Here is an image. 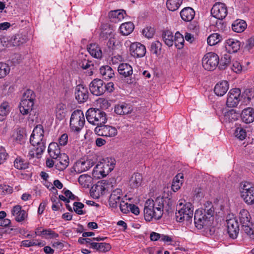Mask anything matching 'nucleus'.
I'll return each instance as SVG.
<instances>
[{
    "label": "nucleus",
    "mask_w": 254,
    "mask_h": 254,
    "mask_svg": "<svg viewBox=\"0 0 254 254\" xmlns=\"http://www.w3.org/2000/svg\"><path fill=\"white\" fill-rule=\"evenodd\" d=\"M74 94L75 99L79 103H84L88 99V89L87 87L82 84L76 86Z\"/></svg>",
    "instance_id": "nucleus-17"
},
{
    "label": "nucleus",
    "mask_w": 254,
    "mask_h": 254,
    "mask_svg": "<svg viewBox=\"0 0 254 254\" xmlns=\"http://www.w3.org/2000/svg\"><path fill=\"white\" fill-rule=\"evenodd\" d=\"M231 68L235 72L239 73L242 70V66L239 62L235 61L233 63Z\"/></svg>",
    "instance_id": "nucleus-63"
},
{
    "label": "nucleus",
    "mask_w": 254,
    "mask_h": 254,
    "mask_svg": "<svg viewBox=\"0 0 254 254\" xmlns=\"http://www.w3.org/2000/svg\"><path fill=\"white\" fill-rule=\"evenodd\" d=\"M185 40L183 35L179 32H177L174 36V43L176 47L180 50L182 49L184 46Z\"/></svg>",
    "instance_id": "nucleus-43"
},
{
    "label": "nucleus",
    "mask_w": 254,
    "mask_h": 254,
    "mask_svg": "<svg viewBox=\"0 0 254 254\" xmlns=\"http://www.w3.org/2000/svg\"><path fill=\"white\" fill-rule=\"evenodd\" d=\"M80 66L84 69L89 68L90 71V75L93 74L92 70L94 68V64L92 61L84 60L82 61Z\"/></svg>",
    "instance_id": "nucleus-56"
},
{
    "label": "nucleus",
    "mask_w": 254,
    "mask_h": 254,
    "mask_svg": "<svg viewBox=\"0 0 254 254\" xmlns=\"http://www.w3.org/2000/svg\"><path fill=\"white\" fill-rule=\"evenodd\" d=\"M242 121L246 124H250L254 121V109L252 108H247L244 109L241 114Z\"/></svg>",
    "instance_id": "nucleus-22"
},
{
    "label": "nucleus",
    "mask_w": 254,
    "mask_h": 254,
    "mask_svg": "<svg viewBox=\"0 0 254 254\" xmlns=\"http://www.w3.org/2000/svg\"><path fill=\"white\" fill-rule=\"evenodd\" d=\"M9 71V66L5 63L0 62V78L4 77Z\"/></svg>",
    "instance_id": "nucleus-53"
},
{
    "label": "nucleus",
    "mask_w": 254,
    "mask_h": 254,
    "mask_svg": "<svg viewBox=\"0 0 254 254\" xmlns=\"http://www.w3.org/2000/svg\"><path fill=\"white\" fill-rule=\"evenodd\" d=\"M239 114L234 109H231L224 114V120L229 122H232L238 119Z\"/></svg>",
    "instance_id": "nucleus-42"
},
{
    "label": "nucleus",
    "mask_w": 254,
    "mask_h": 254,
    "mask_svg": "<svg viewBox=\"0 0 254 254\" xmlns=\"http://www.w3.org/2000/svg\"><path fill=\"white\" fill-rule=\"evenodd\" d=\"M227 231L230 237L236 239L239 232V225L238 219L232 218L227 220Z\"/></svg>",
    "instance_id": "nucleus-16"
},
{
    "label": "nucleus",
    "mask_w": 254,
    "mask_h": 254,
    "mask_svg": "<svg viewBox=\"0 0 254 254\" xmlns=\"http://www.w3.org/2000/svg\"><path fill=\"white\" fill-rule=\"evenodd\" d=\"M161 43L158 41H155L151 43L149 50L152 54L158 57L161 54Z\"/></svg>",
    "instance_id": "nucleus-44"
},
{
    "label": "nucleus",
    "mask_w": 254,
    "mask_h": 254,
    "mask_svg": "<svg viewBox=\"0 0 254 254\" xmlns=\"http://www.w3.org/2000/svg\"><path fill=\"white\" fill-rule=\"evenodd\" d=\"M134 28L133 23L131 22H127L121 24L120 30L122 35H128L133 31Z\"/></svg>",
    "instance_id": "nucleus-36"
},
{
    "label": "nucleus",
    "mask_w": 254,
    "mask_h": 254,
    "mask_svg": "<svg viewBox=\"0 0 254 254\" xmlns=\"http://www.w3.org/2000/svg\"><path fill=\"white\" fill-rule=\"evenodd\" d=\"M98 161L96 154L89 156L86 160H78L74 165L75 171L79 174L85 172L90 169Z\"/></svg>",
    "instance_id": "nucleus-7"
},
{
    "label": "nucleus",
    "mask_w": 254,
    "mask_h": 254,
    "mask_svg": "<svg viewBox=\"0 0 254 254\" xmlns=\"http://www.w3.org/2000/svg\"><path fill=\"white\" fill-rule=\"evenodd\" d=\"M103 168L101 160L98 163L92 171V175L94 177L98 178L105 177V174L102 173Z\"/></svg>",
    "instance_id": "nucleus-46"
},
{
    "label": "nucleus",
    "mask_w": 254,
    "mask_h": 254,
    "mask_svg": "<svg viewBox=\"0 0 254 254\" xmlns=\"http://www.w3.org/2000/svg\"><path fill=\"white\" fill-rule=\"evenodd\" d=\"M254 97V91L252 89H246L244 93L241 95V98H244L247 101H250Z\"/></svg>",
    "instance_id": "nucleus-57"
},
{
    "label": "nucleus",
    "mask_w": 254,
    "mask_h": 254,
    "mask_svg": "<svg viewBox=\"0 0 254 254\" xmlns=\"http://www.w3.org/2000/svg\"><path fill=\"white\" fill-rule=\"evenodd\" d=\"M225 47L229 53H236L240 50L241 43L237 40L229 39L226 41Z\"/></svg>",
    "instance_id": "nucleus-27"
},
{
    "label": "nucleus",
    "mask_w": 254,
    "mask_h": 254,
    "mask_svg": "<svg viewBox=\"0 0 254 254\" xmlns=\"http://www.w3.org/2000/svg\"><path fill=\"white\" fill-rule=\"evenodd\" d=\"M57 192L58 191H56L55 193H54L51 197V200L53 202L52 208L54 211L58 210L60 209V206L62 205L60 200L57 197V195L58 194Z\"/></svg>",
    "instance_id": "nucleus-52"
},
{
    "label": "nucleus",
    "mask_w": 254,
    "mask_h": 254,
    "mask_svg": "<svg viewBox=\"0 0 254 254\" xmlns=\"http://www.w3.org/2000/svg\"><path fill=\"white\" fill-rule=\"evenodd\" d=\"M105 83L99 78L94 79L89 85L91 93L96 96L102 95L105 93Z\"/></svg>",
    "instance_id": "nucleus-14"
},
{
    "label": "nucleus",
    "mask_w": 254,
    "mask_h": 254,
    "mask_svg": "<svg viewBox=\"0 0 254 254\" xmlns=\"http://www.w3.org/2000/svg\"><path fill=\"white\" fill-rule=\"evenodd\" d=\"M33 146V148L29 151L28 154V157L30 159L35 157L37 158H39L46 148V145H44L43 142Z\"/></svg>",
    "instance_id": "nucleus-23"
},
{
    "label": "nucleus",
    "mask_w": 254,
    "mask_h": 254,
    "mask_svg": "<svg viewBox=\"0 0 254 254\" xmlns=\"http://www.w3.org/2000/svg\"><path fill=\"white\" fill-rule=\"evenodd\" d=\"M184 174L182 173H178L174 178L171 188L172 190H178L181 188L184 182Z\"/></svg>",
    "instance_id": "nucleus-35"
},
{
    "label": "nucleus",
    "mask_w": 254,
    "mask_h": 254,
    "mask_svg": "<svg viewBox=\"0 0 254 254\" xmlns=\"http://www.w3.org/2000/svg\"><path fill=\"white\" fill-rule=\"evenodd\" d=\"M43 236H46L47 238H56L59 235L50 229H43L42 230Z\"/></svg>",
    "instance_id": "nucleus-59"
},
{
    "label": "nucleus",
    "mask_w": 254,
    "mask_h": 254,
    "mask_svg": "<svg viewBox=\"0 0 254 254\" xmlns=\"http://www.w3.org/2000/svg\"><path fill=\"white\" fill-rule=\"evenodd\" d=\"M241 196L247 204L254 203V191H241Z\"/></svg>",
    "instance_id": "nucleus-47"
},
{
    "label": "nucleus",
    "mask_w": 254,
    "mask_h": 254,
    "mask_svg": "<svg viewBox=\"0 0 254 254\" xmlns=\"http://www.w3.org/2000/svg\"><path fill=\"white\" fill-rule=\"evenodd\" d=\"M125 15L126 13L124 10L118 9L111 11L109 13V17L111 21L116 23L123 20Z\"/></svg>",
    "instance_id": "nucleus-28"
},
{
    "label": "nucleus",
    "mask_w": 254,
    "mask_h": 254,
    "mask_svg": "<svg viewBox=\"0 0 254 254\" xmlns=\"http://www.w3.org/2000/svg\"><path fill=\"white\" fill-rule=\"evenodd\" d=\"M241 90L239 88H233L229 91L226 101V104L229 107H236L241 101Z\"/></svg>",
    "instance_id": "nucleus-13"
},
{
    "label": "nucleus",
    "mask_w": 254,
    "mask_h": 254,
    "mask_svg": "<svg viewBox=\"0 0 254 254\" xmlns=\"http://www.w3.org/2000/svg\"><path fill=\"white\" fill-rule=\"evenodd\" d=\"M222 40V36L218 33H213L207 38V41L210 46H214Z\"/></svg>",
    "instance_id": "nucleus-48"
},
{
    "label": "nucleus",
    "mask_w": 254,
    "mask_h": 254,
    "mask_svg": "<svg viewBox=\"0 0 254 254\" xmlns=\"http://www.w3.org/2000/svg\"><path fill=\"white\" fill-rule=\"evenodd\" d=\"M183 0H167L166 7L169 11H175L179 9Z\"/></svg>",
    "instance_id": "nucleus-39"
},
{
    "label": "nucleus",
    "mask_w": 254,
    "mask_h": 254,
    "mask_svg": "<svg viewBox=\"0 0 254 254\" xmlns=\"http://www.w3.org/2000/svg\"><path fill=\"white\" fill-rule=\"evenodd\" d=\"M206 211L197 210L194 215V221L195 227L198 229H201L204 226L209 224L211 219L215 214L214 208L206 209Z\"/></svg>",
    "instance_id": "nucleus-4"
},
{
    "label": "nucleus",
    "mask_w": 254,
    "mask_h": 254,
    "mask_svg": "<svg viewBox=\"0 0 254 254\" xmlns=\"http://www.w3.org/2000/svg\"><path fill=\"white\" fill-rule=\"evenodd\" d=\"M29 163L28 161L20 156H17L14 161L15 168L19 170H25L27 169L29 167Z\"/></svg>",
    "instance_id": "nucleus-37"
},
{
    "label": "nucleus",
    "mask_w": 254,
    "mask_h": 254,
    "mask_svg": "<svg viewBox=\"0 0 254 254\" xmlns=\"http://www.w3.org/2000/svg\"><path fill=\"white\" fill-rule=\"evenodd\" d=\"M94 131L100 136L110 137H114L118 133V130L115 127L104 125L96 127L94 129Z\"/></svg>",
    "instance_id": "nucleus-11"
},
{
    "label": "nucleus",
    "mask_w": 254,
    "mask_h": 254,
    "mask_svg": "<svg viewBox=\"0 0 254 254\" xmlns=\"http://www.w3.org/2000/svg\"><path fill=\"white\" fill-rule=\"evenodd\" d=\"M44 130L41 125H37L34 128L30 138V142L33 146L43 143L46 144V140L44 138Z\"/></svg>",
    "instance_id": "nucleus-10"
},
{
    "label": "nucleus",
    "mask_w": 254,
    "mask_h": 254,
    "mask_svg": "<svg viewBox=\"0 0 254 254\" xmlns=\"http://www.w3.org/2000/svg\"><path fill=\"white\" fill-rule=\"evenodd\" d=\"M219 61L217 54L210 52L204 55L202 60V64L205 70L211 71L219 66Z\"/></svg>",
    "instance_id": "nucleus-9"
},
{
    "label": "nucleus",
    "mask_w": 254,
    "mask_h": 254,
    "mask_svg": "<svg viewBox=\"0 0 254 254\" xmlns=\"http://www.w3.org/2000/svg\"><path fill=\"white\" fill-rule=\"evenodd\" d=\"M57 160V162H56L55 168L60 171H64L69 165V158L65 153L62 154Z\"/></svg>",
    "instance_id": "nucleus-18"
},
{
    "label": "nucleus",
    "mask_w": 254,
    "mask_h": 254,
    "mask_svg": "<svg viewBox=\"0 0 254 254\" xmlns=\"http://www.w3.org/2000/svg\"><path fill=\"white\" fill-rule=\"evenodd\" d=\"M211 13L213 17L218 19H223L228 13L227 7L223 3L216 2L211 10Z\"/></svg>",
    "instance_id": "nucleus-12"
},
{
    "label": "nucleus",
    "mask_w": 254,
    "mask_h": 254,
    "mask_svg": "<svg viewBox=\"0 0 254 254\" xmlns=\"http://www.w3.org/2000/svg\"><path fill=\"white\" fill-rule=\"evenodd\" d=\"M103 171L102 173L105 174L106 177L115 168V160L112 158H106L101 160Z\"/></svg>",
    "instance_id": "nucleus-20"
},
{
    "label": "nucleus",
    "mask_w": 254,
    "mask_h": 254,
    "mask_svg": "<svg viewBox=\"0 0 254 254\" xmlns=\"http://www.w3.org/2000/svg\"><path fill=\"white\" fill-rule=\"evenodd\" d=\"M86 117L90 124L97 127L104 125L107 121L105 112L99 109L90 108L86 113Z\"/></svg>",
    "instance_id": "nucleus-3"
},
{
    "label": "nucleus",
    "mask_w": 254,
    "mask_h": 254,
    "mask_svg": "<svg viewBox=\"0 0 254 254\" xmlns=\"http://www.w3.org/2000/svg\"><path fill=\"white\" fill-rule=\"evenodd\" d=\"M91 180L90 176L85 174L80 175L78 179L79 183L84 188L89 187Z\"/></svg>",
    "instance_id": "nucleus-50"
},
{
    "label": "nucleus",
    "mask_w": 254,
    "mask_h": 254,
    "mask_svg": "<svg viewBox=\"0 0 254 254\" xmlns=\"http://www.w3.org/2000/svg\"><path fill=\"white\" fill-rule=\"evenodd\" d=\"M68 141V135L66 133L63 134L59 138V144L61 146H65Z\"/></svg>",
    "instance_id": "nucleus-64"
},
{
    "label": "nucleus",
    "mask_w": 254,
    "mask_h": 254,
    "mask_svg": "<svg viewBox=\"0 0 254 254\" xmlns=\"http://www.w3.org/2000/svg\"><path fill=\"white\" fill-rule=\"evenodd\" d=\"M154 29L151 27H147L142 30V33L148 38H152L154 35Z\"/></svg>",
    "instance_id": "nucleus-62"
},
{
    "label": "nucleus",
    "mask_w": 254,
    "mask_h": 254,
    "mask_svg": "<svg viewBox=\"0 0 254 254\" xmlns=\"http://www.w3.org/2000/svg\"><path fill=\"white\" fill-rule=\"evenodd\" d=\"M114 180H103L98 181L95 185L94 190H109L114 189Z\"/></svg>",
    "instance_id": "nucleus-21"
},
{
    "label": "nucleus",
    "mask_w": 254,
    "mask_h": 254,
    "mask_svg": "<svg viewBox=\"0 0 254 254\" xmlns=\"http://www.w3.org/2000/svg\"><path fill=\"white\" fill-rule=\"evenodd\" d=\"M246 26V23L244 21L236 20L232 24V29L235 32L241 33L245 30Z\"/></svg>",
    "instance_id": "nucleus-41"
},
{
    "label": "nucleus",
    "mask_w": 254,
    "mask_h": 254,
    "mask_svg": "<svg viewBox=\"0 0 254 254\" xmlns=\"http://www.w3.org/2000/svg\"><path fill=\"white\" fill-rule=\"evenodd\" d=\"M27 40L28 38L26 35L22 34H17L11 37L9 40V43L12 46L15 47L19 46L26 43Z\"/></svg>",
    "instance_id": "nucleus-31"
},
{
    "label": "nucleus",
    "mask_w": 254,
    "mask_h": 254,
    "mask_svg": "<svg viewBox=\"0 0 254 254\" xmlns=\"http://www.w3.org/2000/svg\"><path fill=\"white\" fill-rule=\"evenodd\" d=\"M132 108L131 106L126 103H122L115 107V112L120 115H127L131 113Z\"/></svg>",
    "instance_id": "nucleus-24"
},
{
    "label": "nucleus",
    "mask_w": 254,
    "mask_h": 254,
    "mask_svg": "<svg viewBox=\"0 0 254 254\" xmlns=\"http://www.w3.org/2000/svg\"><path fill=\"white\" fill-rule=\"evenodd\" d=\"M240 188L243 190H254V185L250 182H242L240 185Z\"/></svg>",
    "instance_id": "nucleus-58"
},
{
    "label": "nucleus",
    "mask_w": 254,
    "mask_h": 254,
    "mask_svg": "<svg viewBox=\"0 0 254 254\" xmlns=\"http://www.w3.org/2000/svg\"><path fill=\"white\" fill-rule=\"evenodd\" d=\"M142 181V177L141 174L134 173L131 177L129 181V185L131 189H137L141 185Z\"/></svg>",
    "instance_id": "nucleus-32"
},
{
    "label": "nucleus",
    "mask_w": 254,
    "mask_h": 254,
    "mask_svg": "<svg viewBox=\"0 0 254 254\" xmlns=\"http://www.w3.org/2000/svg\"><path fill=\"white\" fill-rule=\"evenodd\" d=\"M90 54L94 58L100 59L102 57V52L98 44H91L87 48Z\"/></svg>",
    "instance_id": "nucleus-34"
},
{
    "label": "nucleus",
    "mask_w": 254,
    "mask_h": 254,
    "mask_svg": "<svg viewBox=\"0 0 254 254\" xmlns=\"http://www.w3.org/2000/svg\"><path fill=\"white\" fill-rule=\"evenodd\" d=\"M11 214L15 216V220L18 222L24 221L27 217L26 212L22 210L20 205H17L14 206L11 210Z\"/></svg>",
    "instance_id": "nucleus-19"
},
{
    "label": "nucleus",
    "mask_w": 254,
    "mask_h": 254,
    "mask_svg": "<svg viewBox=\"0 0 254 254\" xmlns=\"http://www.w3.org/2000/svg\"><path fill=\"white\" fill-rule=\"evenodd\" d=\"M85 118L83 112L80 110H75L70 119L69 127L72 131L78 133L83 127Z\"/></svg>",
    "instance_id": "nucleus-5"
},
{
    "label": "nucleus",
    "mask_w": 254,
    "mask_h": 254,
    "mask_svg": "<svg viewBox=\"0 0 254 254\" xmlns=\"http://www.w3.org/2000/svg\"><path fill=\"white\" fill-rule=\"evenodd\" d=\"M35 100V95L32 90L27 89L23 93L19 105L20 112L23 115H28L32 110Z\"/></svg>",
    "instance_id": "nucleus-2"
},
{
    "label": "nucleus",
    "mask_w": 254,
    "mask_h": 254,
    "mask_svg": "<svg viewBox=\"0 0 254 254\" xmlns=\"http://www.w3.org/2000/svg\"><path fill=\"white\" fill-rule=\"evenodd\" d=\"M180 16L184 21L190 22L194 18L195 11L191 7H186L181 11Z\"/></svg>",
    "instance_id": "nucleus-26"
},
{
    "label": "nucleus",
    "mask_w": 254,
    "mask_h": 254,
    "mask_svg": "<svg viewBox=\"0 0 254 254\" xmlns=\"http://www.w3.org/2000/svg\"><path fill=\"white\" fill-rule=\"evenodd\" d=\"M111 249V246L109 243H100L98 245V251L101 252H108Z\"/></svg>",
    "instance_id": "nucleus-60"
},
{
    "label": "nucleus",
    "mask_w": 254,
    "mask_h": 254,
    "mask_svg": "<svg viewBox=\"0 0 254 254\" xmlns=\"http://www.w3.org/2000/svg\"><path fill=\"white\" fill-rule=\"evenodd\" d=\"M162 38L165 44L169 47L172 46L174 44V36L171 31L165 30L162 33Z\"/></svg>",
    "instance_id": "nucleus-40"
},
{
    "label": "nucleus",
    "mask_w": 254,
    "mask_h": 254,
    "mask_svg": "<svg viewBox=\"0 0 254 254\" xmlns=\"http://www.w3.org/2000/svg\"><path fill=\"white\" fill-rule=\"evenodd\" d=\"M242 229L250 237L254 224L251 222V216L249 212L246 209L241 210L238 215V219Z\"/></svg>",
    "instance_id": "nucleus-6"
},
{
    "label": "nucleus",
    "mask_w": 254,
    "mask_h": 254,
    "mask_svg": "<svg viewBox=\"0 0 254 254\" xmlns=\"http://www.w3.org/2000/svg\"><path fill=\"white\" fill-rule=\"evenodd\" d=\"M56 116L57 119L62 120L65 116V105L63 103L57 105L56 109Z\"/></svg>",
    "instance_id": "nucleus-45"
},
{
    "label": "nucleus",
    "mask_w": 254,
    "mask_h": 254,
    "mask_svg": "<svg viewBox=\"0 0 254 254\" xmlns=\"http://www.w3.org/2000/svg\"><path fill=\"white\" fill-rule=\"evenodd\" d=\"M48 152L53 159H57L62 153L59 144L56 142H51L48 147Z\"/></svg>",
    "instance_id": "nucleus-30"
},
{
    "label": "nucleus",
    "mask_w": 254,
    "mask_h": 254,
    "mask_svg": "<svg viewBox=\"0 0 254 254\" xmlns=\"http://www.w3.org/2000/svg\"><path fill=\"white\" fill-rule=\"evenodd\" d=\"M129 51L132 57L135 58L143 57L146 54L145 46L139 42L131 43L129 46Z\"/></svg>",
    "instance_id": "nucleus-15"
},
{
    "label": "nucleus",
    "mask_w": 254,
    "mask_h": 254,
    "mask_svg": "<svg viewBox=\"0 0 254 254\" xmlns=\"http://www.w3.org/2000/svg\"><path fill=\"white\" fill-rule=\"evenodd\" d=\"M73 209L74 211L79 215H83L86 213V211L82 210V209L84 207V205L79 202H74L73 203Z\"/></svg>",
    "instance_id": "nucleus-55"
},
{
    "label": "nucleus",
    "mask_w": 254,
    "mask_h": 254,
    "mask_svg": "<svg viewBox=\"0 0 254 254\" xmlns=\"http://www.w3.org/2000/svg\"><path fill=\"white\" fill-rule=\"evenodd\" d=\"M173 202L169 191H163L162 195L158 196L155 201L148 199L144 208L145 219L147 221H150L153 218L160 219L164 213V209L169 214L172 212Z\"/></svg>",
    "instance_id": "nucleus-1"
},
{
    "label": "nucleus",
    "mask_w": 254,
    "mask_h": 254,
    "mask_svg": "<svg viewBox=\"0 0 254 254\" xmlns=\"http://www.w3.org/2000/svg\"><path fill=\"white\" fill-rule=\"evenodd\" d=\"M100 73L105 80H108L115 77L114 70L109 65L102 66L100 68Z\"/></svg>",
    "instance_id": "nucleus-29"
},
{
    "label": "nucleus",
    "mask_w": 254,
    "mask_h": 254,
    "mask_svg": "<svg viewBox=\"0 0 254 254\" xmlns=\"http://www.w3.org/2000/svg\"><path fill=\"white\" fill-rule=\"evenodd\" d=\"M121 195L120 191H112L109 199L110 205L113 207H117V204L120 202Z\"/></svg>",
    "instance_id": "nucleus-38"
},
{
    "label": "nucleus",
    "mask_w": 254,
    "mask_h": 254,
    "mask_svg": "<svg viewBox=\"0 0 254 254\" xmlns=\"http://www.w3.org/2000/svg\"><path fill=\"white\" fill-rule=\"evenodd\" d=\"M22 245L26 247H29L31 246H43V244L42 242L37 243L34 241H30V240H23L21 242Z\"/></svg>",
    "instance_id": "nucleus-61"
},
{
    "label": "nucleus",
    "mask_w": 254,
    "mask_h": 254,
    "mask_svg": "<svg viewBox=\"0 0 254 254\" xmlns=\"http://www.w3.org/2000/svg\"><path fill=\"white\" fill-rule=\"evenodd\" d=\"M234 134L237 138L241 140H244L247 136L246 130L241 127H238L236 128Z\"/></svg>",
    "instance_id": "nucleus-54"
},
{
    "label": "nucleus",
    "mask_w": 254,
    "mask_h": 254,
    "mask_svg": "<svg viewBox=\"0 0 254 254\" xmlns=\"http://www.w3.org/2000/svg\"><path fill=\"white\" fill-rule=\"evenodd\" d=\"M230 56L228 54L224 55L219 63L218 68L221 70L225 69L227 65L230 63Z\"/></svg>",
    "instance_id": "nucleus-51"
},
{
    "label": "nucleus",
    "mask_w": 254,
    "mask_h": 254,
    "mask_svg": "<svg viewBox=\"0 0 254 254\" xmlns=\"http://www.w3.org/2000/svg\"><path fill=\"white\" fill-rule=\"evenodd\" d=\"M193 214L192 204L188 202L184 204L183 207L176 210L175 213L176 220L177 222H182L185 220L187 222L191 221Z\"/></svg>",
    "instance_id": "nucleus-8"
},
{
    "label": "nucleus",
    "mask_w": 254,
    "mask_h": 254,
    "mask_svg": "<svg viewBox=\"0 0 254 254\" xmlns=\"http://www.w3.org/2000/svg\"><path fill=\"white\" fill-rule=\"evenodd\" d=\"M9 112V106L8 103H2L0 105V121H3Z\"/></svg>",
    "instance_id": "nucleus-49"
},
{
    "label": "nucleus",
    "mask_w": 254,
    "mask_h": 254,
    "mask_svg": "<svg viewBox=\"0 0 254 254\" xmlns=\"http://www.w3.org/2000/svg\"><path fill=\"white\" fill-rule=\"evenodd\" d=\"M228 89V82L226 80H223L216 84L214 91L218 96H222L226 94Z\"/></svg>",
    "instance_id": "nucleus-25"
},
{
    "label": "nucleus",
    "mask_w": 254,
    "mask_h": 254,
    "mask_svg": "<svg viewBox=\"0 0 254 254\" xmlns=\"http://www.w3.org/2000/svg\"><path fill=\"white\" fill-rule=\"evenodd\" d=\"M118 70L119 73L125 77L131 75L133 73L131 66L127 63L120 64L118 66Z\"/></svg>",
    "instance_id": "nucleus-33"
}]
</instances>
